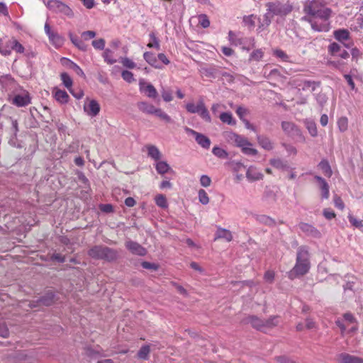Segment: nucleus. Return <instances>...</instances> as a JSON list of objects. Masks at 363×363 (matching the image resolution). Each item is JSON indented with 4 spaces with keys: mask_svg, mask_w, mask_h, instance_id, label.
<instances>
[{
    "mask_svg": "<svg viewBox=\"0 0 363 363\" xmlns=\"http://www.w3.org/2000/svg\"><path fill=\"white\" fill-rule=\"evenodd\" d=\"M310 254L308 246L301 245L298 247L296 253V264L289 272V278L294 279L298 277L303 276L310 269Z\"/></svg>",
    "mask_w": 363,
    "mask_h": 363,
    "instance_id": "nucleus-1",
    "label": "nucleus"
},
{
    "mask_svg": "<svg viewBox=\"0 0 363 363\" xmlns=\"http://www.w3.org/2000/svg\"><path fill=\"white\" fill-rule=\"evenodd\" d=\"M87 254L92 259L108 262H113L118 257V252L116 250L102 245L93 246L88 250Z\"/></svg>",
    "mask_w": 363,
    "mask_h": 363,
    "instance_id": "nucleus-2",
    "label": "nucleus"
},
{
    "mask_svg": "<svg viewBox=\"0 0 363 363\" xmlns=\"http://www.w3.org/2000/svg\"><path fill=\"white\" fill-rule=\"evenodd\" d=\"M138 109L144 113L154 114L166 123H171L172 118L161 108L155 107L152 104L146 101H140L137 104Z\"/></svg>",
    "mask_w": 363,
    "mask_h": 363,
    "instance_id": "nucleus-3",
    "label": "nucleus"
},
{
    "mask_svg": "<svg viewBox=\"0 0 363 363\" xmlns=\"http://www.w3.org/2000/svg\"><path fill=\"white\" fill-rule=\"evenodd\" d=\"M43 2L47 8L54 13L62 14L69 18L74 16V12L72 9L60 0H49L47 2L43 0Z\"/></svg>",
    "mask_w": 363,
    "mask_h": 363,
    "instance_id": "nucleus-4",
    "label": "nucleus"
},
{
    "mask_svg": "<svg viewBox=\"0 0 363 363\" xmlns=\"http://www.w3.org/2000/svg\"><path fill=\"white\" fill-rule=\"evenodd\" d=\"M267 10L274 16H285L292 11L293 6L290 4H282L279 1L268 2L266 4Z\"/></svg>",
    "mask_w": 363,
    "mask_h": 363,
    "instance_id": "nucleus-5",
    "label": "nucleus"
},
{
    "mask_svg": "<svg viewBox=\"0 0 363 363\" xmlns=\"http://www.w3.org/2000/svg\"><path fill=\"white\" fill-rule=\"evenodd\" d=\"M184 130L187 134L194 135L196 143L203 148L208 149L210 147L211 140L208 137L188 127H185Z\"/></svg>",
    "mask_w": 363,
    "mask_h": 363,
    "instance_id": "nucleus-6",
    "label": "nucleus"
},
{
    "mask_svg": "<svg viewBox=\"0 0 363 363\" xmlns=\"http://www.w3.org/2000/svg\"><path fill=\"white\" fill-rule=\"evenodd\" d=\"M298 227L306 236L314 238H320L321 237L320 230L311 224L301 222L298 224Z\"/></svg>",
    "mask_w": 363,
    "mask_h": 363,
    "instance_id": "nucleus-7",
    "label": "nucleus"
},
{
    "mask_svg": "<svg viewBox=\"0 0 363 363\" xmlns=\"http://www.w3.org/2000/svg\"><path fill=\"white\" fill-rule=\"evenodd\" d=\"M322 6L319 0H307L303 6V11L308 15L313 16Z\"/></svg>",
    "mask_w": 363,
    "mask_h": 363,
    "instance_id": "nucleus-8",
    "label": "nucleus"
},
{
    "mask_svg": "<svg viewBox=\"0 0 363 363\" xmlns=\"http://www.w3.org/2000/svg\"><path fill=\"white\" fill-rule=\"evenodd\" d=\"M125 247L133 255L145 256L147 254V250L137 242L128 240L125 242Z\"/></svg>",
    "mask_w": 363,
    "mask_h": 363,
    "instance_id": "nucleus-9",
    "label": "nucleus"
},
{
    "mask_svg": "<svg viewBox=\"0 0 363 363\" xmlns=\"http://www.w3.org/2000/svg\"><path fill=\"white\" fill-rule=\"evenodd\" d=\"M140 91L144 92L145 95L151 99H155L158 94L155 86L151 84H147L144 79H141L139 82Z\"/></svg>",
    "mask_w": 363,
    "mask_h": 363,
    "instance_id": "nucleus-10",
    "label": "nucleus"
},
{
    "mask_svg": "<svg viewBox=\"0 0 363 363\" xmlns=\"http://www.w3.org/2000/svg\"><path fill=\"white\" fill-rule=\"evenodd\" d=\"M229 138L235 143L237 147L241 148V150H242L246 146L252 145V144L246 138L237 133H231Z\"/></svg>",
    "mask_w": 363,
    "mask_h": 363,
    "instance_id": "nucleus-11",
    "label": "nucleus"
},
{
    "mask_svg": "<svg viewBox=\"0 0 363 363\" xmlns=\"http://www.w3.org/2000/svg\"><path fill=\"white\" fill-rule=\"evenodd\" d=\"M314 179L318 182V186L321 191V198L323 199H328L330 196L329 184L326 180L320 176L315 175Z\"/></svg>",
    "mask_w": 363,
    "mask_h": 363,
    "instance_id": "nucleus-12",
    "label": "nucleus"
},
{
    "mask_svg": "<svg viewBox=\"0 0 363 363\" xmlns=\"http://www.w3.org/2000/svg\"><path fill=\"white\" fill-rule=\"evenodd\" d=\"M281 128L284 132L291 136H297L301 135V130L294 123L289 121H283Z\"/></svg>",
    "mask_w": 363,
    "mask_h": 363,
    "instance_id": "nucleus-13",
    "label": "nucleus"
},
{
    "mask_svg": "<svg viewBox=\"0 0 363 363\" xmlns=\"http://www.w3.org/2000/svg\"><path fill=\"white\" fill-rule=\"evenodd\" d=\"M100 109L99 104L94 99L91 100L89 104L84 106V111L91 117L97 116Z\"/></svg>",
    "mask_w": 363,
    "mask_h": 363,
    "instance_id": "nucleus-14",
    "label": "nucleus"
},
{
    "mask_svg": "<svg viewBox=\"0 0 363 363\" xmlns=\"http://www.w3.org/2000/svg\"><path fill=\"white\" fill-rule=\"evenodd\" d=\"M246 177L250 182L262 180L264 174L255 166H250L246 172Z\"/></svg>",
    "mask_w": 363,
    "mask_h": 363,
    "instance_id": "nucleus-15",
    "label": "nucleus"
},
{
    "mask_svg": "<svg viewBox=\"0 0 363 363\" xmlns=\"http://www.w3.org/2000/svg\"><path fill=\"white\" fill-rule=\"evenodd\" d=\"M57 301L55 293L52 291H47L43 296L38 298L42 306H50L53 305Z\"/></svg>",
    "mask_w": 363,
    "mask_h": 363,
    "instance_id": "nucleus-16",
    "label": "nucleus"
},
{
    "mask_svg": "<svg viewBox=\"0 0 363 363\" xmlns=\"http://www.w3.org/2000/svg\"><path fill=\"white\" fill-rule=\"evenodd\" d=\"M320 82L319 81H312V80H300L297 83V86L301 87L303 91H306L309 89H311L312 91H314L316 88L320 86Z\"/></svg>",
    "mask_w": 363,
    "mask_h": 363,
    "instance_id": "nucleus-17",
    "label": "nucleus"
},
{
    "mask_svg": "<svg viewBox=\"0 0 363 363\" xmlns=\"http://www.w3.org/2000/svg\"><path fill=\"white\" fill-rule=\"evenodd\" d=\"M11 103L18 107H24L30 104V97L28 94H17L12 99Z\"/></svg>",
    "mask_w": 363,
    "mask_h": 363,
    "instance_id": "nucleus-18",
    "label": "nucleus"
},
{
    "mask_svg": "<svg viewBox=\"0 0 363 363\" xmlns=\"http://www.w3.org/2000/svg\"><path fill=\"white\" fill-rule=\"evenodd\" d=\"M257 140L258 144L265 150L270 151L274 147L273 142L266 135H258Z\"/></svg>",
    "mask_w": 363,
    "mask_h": 363,
    "instance_id": "nucleus-19",
    "label": "nucleus"
},
{
    "mask_svg": "<svg viewBox=\"0 0 363 363\" xmlns=\"http://www.w3.org/2000/svg\"><path fill=\"white\" fill-rule=\"evenodd\" d=\"M219 239H223L227 242H230L233 240L232 233L228 229L218 227L215 233L214 240Z\"/></svg>",
    "mask_w": 363,
    "mask_h": 363,
    "instance_id": "nucleus-20",
    "label": "nucleus"
},
{
    "mask_svg": "<svg viewBox=\"0 0 363 363\" xmlns=\"http://www.w3.org/2000/svg\"><path fill=\"white\" fill-rule=\"evenodd\" d=\"M340 363H363V359L348 353H341L339 356Z\"/></svg>",
    "mask_w": 363,
    "mask_h": 363,
    "instance_id": "nucleus-21",
    "label": "nucleus"
},
{
    "mask_svg": "<svg viewBox=\"0 0 363 363\" xmlns=\"http://www.w3.org/2000/svg\"><path fill=\"white\" fill-rule=\"evenodd\" d=\"M61 62L64 65H66L69 69H73L76 72L77 74H78L81 77H85V74L84 73L83 70L76 63H74L72 60H70L66 57H62L61 59Z\"/></svg>",
    "mask_w": 363,
    "mask_h": 363,
    "instance_id": "nucleus-22",
    "label": "nucleus"
},
{
    "mask_svg": "<svg viewBox=\"0 0 363 363\" xmlns=\"http://www.w3.org/2000/svg\"><path fill=\"white\" fill-rule=\"evenodd\" d=\"M69 38L71 42L77 47L79 50L86 52L88 50L89 45L83 42L82 40L79 39L77 35L72 33H69Z\"/></svg>",
    "mask_w": 363,
    "mask_h": 363,
    "instance_id": "nucleus-23",
    "label": "nucleus"
},
{
    "mask_svg": "<svg viewBox=\"0 0 363 363\" xmlns=\"http://www.w3.org/2000/svg\"><path fill=\"white\" fill-rule=\"evenodd\" d=\"M144 60L151 66L157 69H162V66L157 64V59L155 55L151 52H145L143 54Z\"/></svg>",
    "mask_w": 363,
    "mask_h": 363,
    "instance_id": "nucleus-24",
    "label": "nucleus"
},
{
    "mask_svg": "<svg viewBox=\"0 0 363 363\" xmlns=\"http://www.w3.org/2000/svg\"><path fill=\"white\" fill-rule=\"evenodd\" d=\"M247 320L254 328L262 332L264 331V320L255 315H251L247 318Z\"/></svg>",
    "mask_w": 363,
    "mask_h": 363,
    "instance_id": "nucleus-25",
    "label": "nucleus"
},
{
    "mask_svg": "<svg viewBox=\"0 0 363 363\" xmlns=\"http://www.w3.org/2000/svg\"><path fill=\"white\" fill-rule=\"evenodd\" d=\"M147 155L155 161H159L161 158L162 154L160 150L155 145H147Z\"/></svg>",
    "mask_w": 363,
    "mask_h": 363,
    "instance_id": "nucleus-26",
    "label": "nucleus"
},
{
    "mask_svg": "<svg viewBox=\"0 0 363 363\" xmlns=\"http://www.w3.org/2000/svg\"><path fill=\"white\" fill-rule=\"evenodd\" d=\"M269 164L276 169H287L289 165L286 161H284L280 158H273L269 160Z\"/></svg>",
    "mask_w": 363,
    "mask_h": 363,
    "instance_id": "nucleus-27",
    "label": "nucleus"
},
{
    "mask_svg": "<svg viewBox=\"0 0 363 363\" xmlns=\"http://www.w3.org/2000/svg\"><path fill=\"white\" fill-rule=\"evenodd\" d=\"M50 42L55 46L60 47L64 42L63 38L57 32L53 31L48 36Z\"/></svg>",
    "mask_w": 363,
    "mask_h": 363,
    "instance_id": "nucleus-28",
    "label": "nucleus"
},
{
    "mask_svg": "<svg viewBox=\"0 0 363 363\" xmlns=\"http://www.w3.org/2000/svg\"><path fill=\"white\" fill-rule=\"evenodd\" d=\"M331 14V9L329 8L324 7L323 6L318 10V12L315 13L313 16L315 18H319L325 21H327Z\"/></svg>",
    "mask_w": 363,
    "mask_h": 363,
    "instance_id": "nucleus-29",
    "label": "nucleus"
},
{
    "mask_svg": "<svg viewBox=\"0 0 363 363\" xmlns=\"http://www.w3.org/2000/svg\"><path fill=\"white\" fill-rule=\"evenodd\" d=\"M255 218L259 223H262L268 226H274L275 225V220L266 215H255Z\"/></svg>",
    "mask_w": 363,
    "mask_h": 363,
    "instance_id": "nucleus-30",
    "label": "nucleus"
},
{
    "mask_svg": "<svg viewBox=\"0 0 363 363\" xmlns=\"http://www.w3.org/2000/svg\"><path fill=\"white\" fill-rule=\"evenodd\" d=\"M155 169L160 174H164L172 170L170 166L164 161H157Z\"/></svg>",
    "mask_w": 363,
    "mask_h": 363,
    "instance_id": "nucleus-31",
    "label": "nucleus"
},
{
    "mask_svg": "<svg viewBox=\"0 0 363 363\" xmlns=\"http://www.w3.org/2000/svg\"><path fill=\"white\" fill-rule=\"evenodd\" d=\"M204 104L203 99H201L198 101L197 104H194V103H188L186 105V109L189 113H198L200 111V108H202V106Z\"/></svg>",
    "mask_w": 363,
    "mask_h": 363,
    "instance_id": "nucleus-32",
    "label": "nucleus"
},
{
    "mask_svg": "<svg viewBox=\"0 0 363 363\" xmlns=\"http://www.w3.org/2000/svg\"><path fill=\"white\" fill-rule=\"evenodd\" d=\"M303 20L308 21L311 23L312 29L315 31L320 32V31H323V30H326V24L325 23L318 24L317 21H313L307 16L303 17Z\"/></svg>",
    "mask_w": 363,
    "mask_h": 363,
    "instance_id": "nucleus-33",
    "label": "nucleus"
},
{
    "mask_svg": "<svg viewBox=\"0 0 363 363\" xmlns=\"http://www.w3.org/2000/svg\"><path fill=\"white\" fill-rule=\"evenodd\" d=\"M318 167L323 171L326 177H330L332 176L333 171L328 160H322L318 164Z\"/></svg>",
    "mask_w": 363,
    "mask_h": 363,
    "instance_id": "nucleus-34",
    "label": "nucleus"
},
{
    "mask_svg": "<svg viewBox=\"0 0 363 363\" xmlns=\"http://www.w3.org/2000/svg\"><path fill=\"white\" fill-rule=\"evenodd\" d=\"M274 15L272 13V11H269L267 10V12L263 16L262 19H259V28H266L268 27L271 22L272 19Z\"/></svg>",
    "mask_w": 363,
    "mask_h": 363,
    "instance_id": "nucleus-35",
    "label": "nucleus"
},
{
    "mask_svg": "<svg viewBox=\"0 0 363 363\" xmlns=\"http://www.w3.org/2000/svg\"><path fill=\"white\" fill-rule=\"evenodd\" d=\"M334 36L337 40L343 42L349 39L350 33L346 29H340L334 32Z\"/></svg>",
    "mask_w": 363,
    "mask_h": 363,
    "instance_id": "nucleus-36",
    "label": "nucleus"
},
{
    "mask_svg": "<svg viewBox=\"0 0 363 363\" xmlns=\"http://www.w3.org/2000/svg\"><path fill=\"white\" fill-rule=\"evenodd\" d=\"M279 316L273 315L267 320H264V331L263 332H265L266 329L272 328L277 326L279 324Z\"/></svg>",
    "mask_w": 363,
    "mask_h": 363,
    "instance_id": "nucleus-37",
    "label": "nucleus"
},
{
    "mask_svg": "<svg viewBox=\"0 0 363 363\" xmlns=\"http://www.w3.org/2000/svg\"><path fill=\"white\" fill-rule=\"evenodd\" d=\"M55 99L61 104H66L69 99L67 93L61 89H57L55 93Z\"/></svg>",
    "mask_w": 363,
    "mask_h": 363,
    "instance_id": "nucleus-38",
    "label": "nucleus"
},
{
    "mask_svg": "<svg viewBox=\"0 0 363 363\" xmlns=\"http://www.w3.org/2000/svg\"><path fill=\"white\" fill-rule=\"evenodd\" d=\"M220 119L223 123L228 125H234L236 124V121L233 119L232 113L230 112H223L220 115Z\"/></svg>",
    "mask_w": 363,
    "mask_h": 363,
    "instance_id": "nucleus-39",
    "label": "nucleus"
},
{
    "mask_svg": "<svg viewBox=\"0 0 363 363\" xmlns=\"http://www.w3.org/2000/svg\"><path fill=\"white\" fill-rule=\"evenodd\" d=\"M150 348L149 345H143L138 352V357L139 359L147 360L149 359V354Z\"/></svg>",
    "mask_w": 363,
    "mask_h": 363,
    "instance_id": "nucleus-40",
    "label": "nucleus"
},
{
    "mask_svg": "<svg viewBox=\"0 0 363 363\" xmlns=\"http://www.w3.org/2000/svg\"><path fill=\"white\" fill-rule=\"evenodd\" d=\"M201 72L207 77L216 78L217 77V70L213 67H202Z\"/></svg>",
    "mask_w": 363,
    "mask_h": 363,
    "instance_id": "nucleus-41",
    "label": "nucleus"
},
{
    "mask_svg": "<svg viewBox=\"0 0 363 363\" xmlns=\"http://www.w3.org/2000/svg\"><path fill=\"white\" fill-rule=\"evenodd\" d=\"M149 36H150V38L152 40V42H150L147 46L149 48H155L156 50H160V40L156 37L155 34L154 33H150Z\"/></svg>",
    "mask_w": 363,
    "mask_h": 363,
    "instance_id": "nucleus-42",
    "label": "nucleus"
},
{
    "mask_svg": "<svg viewBox=\"0 0 363 363\" xmlns=\"http://www.w3.org/2000/svg\"><path fill=\"white\" fill-rule=\"evenodd\" d=\"M104 61L108 65H113L116 62V60L113 57V52L110 49H105L103 53Z\"/></svg>",
    "mask_w": 363,
    "mask_h": 363,
    "instance_id": "nucleus-43",
    "label": "nucleus"
},
{
    "mask_svg": "<svg viewBox=\"0 0 363 363\" xmlns=\"http://www.w3.org/2000/svg\"><path fill=\"white\" fill-rule=\"evenodd\" d=\"M61 80L65 87L70 90L72 86V79L67 72H62L60 74Z\"/></svg>",
    "mask_w": 363,
    "mask_h": 363,
    "instance_id": "nucleus-44",
    "label": "nucleus"
},
{
    "mask_svg": "<svg viewBox=\"0 0 363 363\" xmlns=\"http://www.w3.org/2000/svg\"><path fill=\"white\" fill-rule=\"evenodd\" d=\"M198 114L201 116L202 119L208 123L211 122V118L209 114V112L207 108L205 106V104L202 106V108H200V111L198 112Z\"/></svg>",
    "mask_w": 363,
    "mask_h": 363,
    "instance_id": "nucleus-45",
    "label": "nucleus"
},
{
    "mask_svg": "<svg viewBox=\"0 0 363 363\" xmlns=\"http://www.w3.org/2000/svg\"><path fill=\"white\" fill-rule=\"evenodd\" d=\"M212 152L219 158H225L228 155V152L225 150L217 146L213 148Z\"/></svg>",
    "mask_w": 363,
    "mask_h": 363,
    "instance_id": "nucleus-46",
    "label": "nucleus"
},
{
    "mask_svg": "<svg viewBox=\"0 0 363 363\" xmlns=\"http://www.w3.org/2000/svg\"><path fill=\"white\" fill-rule=\"evenodd\" d=\"M14 358L17 360L25 361L31 359L32 357L30 356L26 351H18L15 353Z\"/></svg>",
    "mask_w": 363,
    "mask_h": 363,
    "instance_id": "nucleus-47",
    "label": "nucleus"
},
{
    "mask_svg": "<svg viewBox=\"0 0 363 363\" xmlns=\"http://www.w3.org/2000/svg\"><path fill=\"white\" fill-rule=\"evenodd\" d=\"M11 48L18 53H23L25 50L24 47L17 40L11 41Z\"/></svg>",
    "mask_w": 363,
    "mask_h": 363,
    "instance_id": "nucleus-48",
    "label": "nucleus"
},
{
    "mask_svg": "<svg viewBox=\"0 0 363 363\" xmlns=\"http://www.w3.org/2000/svg\"><path fill=\"white\" fill-rule=\"evenodd\" d=\"M199 18V23L201 25L203 28H206L209 27L210 26V21L208 19V17L206 14H200L198 16Z\"/></svg>",
    "mask_w": 363,
    "mask_h": 363,
    "instance_id": "nucleus-49",
    "label": "nucleus"
},
{
    "mask_svg": "<svg viewBox=\"0 0 363 363\" xmlns=\"http://www.w3.org/2000/svg\"><path fill=\"white\" fill-rule=\"evenodd\" d=\"M121 77L125 82L131 83L135 81L133 74L128 70H123L121 73Z\"/></svg>",
    "mask_w": 363,
    "mask_h": 363,
    "instance_id": "nucleus-50",
    "label": "nucleus"
},
{
    "mask_svg": "<svg viewBox=\"0 0 363 363\" xmlns=\"http://www.w3.org/2000/svg\"><path fill=\"white\" fill-rule=\"evenodd\" d=\"M342 47L337 43H333L329 45L328 50L332 55H337Z\"/></svg>",
    "mask_w": 363,
    "mask_h": 363,
    "instance_id": "nucleus-51",
    "label": "nucleus"
},
{
    "mask_svg": "<svg viewBox=\"0 0 363 363\" xmlns=\"http://www.w3.org/2000/svg\"><path fill=\"white\" fill-rule=\"evenodd\" d=\"M263 57V52L261 49L254 50L250 55V60L259 61Z\"/></svg>",
    "mask_w": 363,
    "mask_h": 363,
    "instance_id": "nucleus-52",
    "label": "nucleus"
},
{
    "mask_svg": "<svg viewBox=\"0 0 363 363\" xmlns=\"http://www.w3.org/2000/svg\"><path fill=\"white\" fill-rule=\"evenodd\" d=\"M105 43L106 42L104 39L99 38L98 40H93L91 45L95 49L99 50H104Z\"/></svg>",
    "mask_w": 363,
    "mask_h": 363,
    "instance_id": "nucleus-53",
    "label": "nucleus"
},
{
    "mask_svg": "<svg viewBox=\"0 0 363 363\" xmlns=\"http://www.w3.org/2000/svg\"><path fill=\"white\" fill-rule=\"evenodd\" d=\"M156 204L161 208H167V202L164 196L160 194L155 197Z\"/></svg>",
    "mask_w": 363,
    "mask_h": 363,
    "instance_id": "nucleus-54",
    "label": "nucleus"
},
{
    "mask_svg": "<svg viewBox=\"0 0 363 363\" xmlns=\"http://www.w3.org/2000/svg\"><path fill=\"white\" fill-rule=\"evenodd\" d=\"M199 201L203 205L208 203L209 198H208V194L205 190L200 189L199 191Z\"/></svg>",
    "mask_w": 363,
    "mask_h": 363,
    "instance_id": "nucleus-55",
    "label": "nucleus"
},
{
    "mask_svg": "<svg viewBox=\"0 0 363 363\" xmlns=\"http://www.w3.org/2000/svg\"><path fill=\"white\" fill-rule=\"evenodd\" d=\"M348 219H349V221L350 223L353 225L354 226L355 228H359V229H362L363 228V223H362V220H359L356 218H354V216L350 215L348 216Z\"/></svg>",
    "mask_w": 363,
    "mask_h": 363,
    "instance_id": "nucleus-56",
    "label": "nucleus"
},
{
    "mask_svg": "<svg viewBox=\"0 0 363 363\" xmlns=\"http://www.w3.org/2000/svg\"><path fill=\"white\" fill-rule=\"evenodd\" d=\"M13 82H14L13 79L11 77V75H9V74L1 76L0 77V84H1L3 86L10 85V84H13Z\"/></svg>",
    "mask_w": 363,
    "mask_h": 363,
    "instance_id": "nucleus-57",
    "label": "nucleus"
},
{
    "mask_svg": "<svg viewBox=\"0 0 363 363\" xmlns=\"http://www.w3.org/2000/svg\"><path fill=\"white\" fill-rule=\"evenodd\" d=\"M315 99L320 106H323L327 102L328 97L325 94L320 92L315 95Z\"/></svg>",
    "mask_w": 363,
    "mask_h": 363,
    "instance_id": "nucleus-58",
    "label": "nucleus"
},
{
    "mask_svg": "<svg viewBox=\"0 0 363 363\" xmlns=\"http://www.w3.org/2000/svg\"><path fill=\"white\" fill-rule=\"evenodd\" d=\"M247 113V109L242 106H238L236 109V113L242 121L246 120L245 116Z\"/></svg>",
    "mask_w": 363,
    "mask_h": 363,
    "instance_id": "nucleus-59",
    "label": "nucleus"
},
{
    "mask_svg": "<svg viewBox=\"0 0 363 363\" xmlns=\"http://www.w3.org/2000/svg\"><path fill=\"white\" fill-rule=\"evenodd\" d=\"M51 261H56L59 263H63L66 260V257L65 255H62L60 253H54L50 257Z\"/></svg>",
    "mask_w": 363,
    "mask_h": 363,
    "instance_id": "nucleus-60",
    "label": "nucleus"
},
{
    "mask_svg": "<svg viewBox=\"0 0 363 363\" xmlns=\"http://www.w3.org/2000/svg\"><path fill=\"white\" fill-rule=\"evenodd\" d=\"M121 63L123 64V65L124 67L129 68V69H133L136 66L135 63L132 60H130L128 57H125V58L122 59Z\"/></svg>",
    "mask_w": 363,
    "mask_h": 363,
    "instance_id": "nucleus-61",
    "label": "nucleus"
},
{
    "mask_svg": "<svg viewBox=\"0 0 363 363\" xmlns=\"http://www.w3.org/2000/svg\"><path fill=\"white\" fill-rule=\"evenodd\" d=\"M308 130L312 137H315L318 135L316 125L314 123H308L307 125Z\"/></svg>",
    "mask_w": 363,
    "mask_h": 363,
    "instance_id": "nucleus-62",
    "label": "nucleus"
},
{
    "mask_svg": "<svg viewBox=\"0 0 363 363\" xmlns=\"http://www.w3.org/2000/svg\"><path fill=\"white\" fill-rule=\"evenodd\" d=\"M333 201H334V205L336 208L340 209V210H343L344 208H345V204H344V202L342 200V199L335 195L334 196V199H333Z\"/></svg>",
    "mask_w": 363,
    "mask_h": 363,
    "instance_id": "nucleus-63",
    "label": "nucleus"
},
{
    "mask_svg": "<svg viewBox=\"0 0 363 363\" xmlns=\"http://www.w3.org/2000/svg\"><path fill=\"white\" fill-rule=\"evenodd\" d=\"M275 359L279 363H296L291 358L284 355L276 357Z\"/></svg>",
    "mask_w": 363,
    "mask_h": 363,
    "instance_id": "nucleus-64",
    "label": "nucleus"
}]
</instances>
